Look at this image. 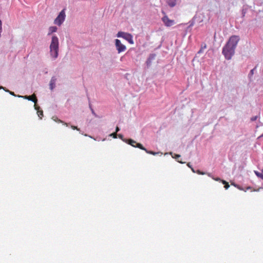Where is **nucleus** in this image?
I'll return each instance as SVG.
<instances>
[{
	"label": "nucleus",
	"mask_w": 263,
	"mask_h": 263,
	"mask_svg": "<svg viewBox=\"0 0 263 263\" xmlns=\"http://www.w3.org/2000/svg\"><path fill=\"white\" fill-rule=\"evenodd\" d=\"M240 40L238 35H232L222 48V53L227 60H230L235 53L237 44Z\"/></svg>",
	"instance_id": "obj_1"
},
{
	"label": "nucleus",
	"mask_w": 263,
	"mask_h": 263,
	"mask_svg": "<svg viewBox=\"0 0 263 263\" xmlns=\"http://www.w3.org/2000/svg\"><path fill=\"white\" fill-rule=\"evenodd\" d=\"M59 39L56 35H53L50 45V54L54 60L57 59L59 55Z\"/></svg>",
	"instance_id": "obj_2"
},
{
	"label": "nucleus",
	"mask_w": 263,
	"mask_h": 263,
	"mask_svg": "<svg viewBox=\"0 0 263 263\" xmlns=\"http://www.w3.org/2000/svg\"><path fill=\"white\" fill-rule=\"evenodd\" d=\"M116 36L118 37H122L125 40H126L127 42H128L130 44H134V40H133V35L129 33L125 32L123 31H119L117 34Z\"/></svg>",
	"instance_id": "obj_3"
},
{
	"label": "nucleus",
	"mask_w": 263,
	"mask_h": 263,
	"mask_svg": "<svg viewBox=\"0 0 263 263\" xmlns=\"http://www.w3.org/2000/svg\"><path fill=\"white\" fill-rule=\"evenodd\" d=\"M65 9H63L59 14L58 16L54 21V23L58 26H61L65 20L66 14L65 12Z\"/></svg>",
	"instance_id": "obj_4"
},
{
	"label": "nucleus",
	"mask_w": 263,
	"mask_h": 263,
	"mask_svg": "<svg viewBox=\"0 0 263 263\" xmlns=\"http://www.w3.org/2000/svg\"><path fill=\"white\" fill-rule=\"evenodd\" d=\"M17 97L18 98H23L25 99H27L29 101H31L36 104L37 102V99L35 95H33L32 96H20L18 95ZM34 108L35 110H39L40 107L37 105L34 104Z\"/></svg>",
	"instance_id": "obj_5"
},
{
	"label": "nucleus",
	"mask_w": 263,
	"mask_h": 263,
	"mask_svg": "<svg viewBox=\"0 0 263 263\" xmlns=\"http://www.w3.org/2000/svg\"><path fill=\"white\" fill-rule=\"evenodd\" d=\"M115 44L116 49L119 53L125 51L126 49V46L122 44L120 40L119 39H116L115 40Z\"/></svg>",
	"instance_id": "obj_6"
},
{
	"label": "nucleus",
	"mask_w": 263,
	"mask_h": 263,
	"mask_svg": "<svg viewBox=\"0 0 263 263\" xmlns=\"http://www.w3.org/2000/svg\"><path fill=\"white\" fill-rule=\"evenodd\" d=\"M162 13L164 14V16L162 18V21L164 25L167 27L173 26L175 24L174 21L169 19L164 12L162 11Z\"/></svg>",
	"instance_id": "obj_7"
},
{
	"label": "nucleus",
	"mask_w": 263,
	"mask_h": 263,
	"mask_svg": "<svg viewBox=\"0 0 263 263\" xmlns=\"http://www.w3.org/2000/svg\"><path fill=\"white\" fill-rule=\"evenodd\" d=\"M117 136H118L119 138L120 139H122L123 141L126 142L127 143L131 145L132 146H133L134 147H136V145H135L134 144H136L137 145V143L134 140L131 139H123V136L121 134H119V135H118Z\"/></svg>",
	"instance_id": "obj_8"
},
{
	"label": "nucleus",
	"mask_w": 263,
	"mask_h": 263,
	"mask_svg": "<svg viewBox=\"0 0 263 263\" xmlns=\"http://www.w3.org/2000/svg\"><path fill=\"white\" fill-rule=\"evenodd\" d=\"M136 147H138L141 149L144 150L147 153L150 154H152L153 155H155L159 153V152L156 153V152H154L152 151H148L146 148H145L141 144L139 143H137V145H136Z\"/></svg>",
	"instance_id": "obj_9"
},
{
	"label": "nucleus",
	"mask_w": 263,
	"mask_h": 263,
	"mask_svg": "<svg viewBox=\"0 0 263 263\" xmlns=\"http://www.w3.org/2000/svg\"><path fill=\"white\" fill-rule=\"evenodd\" d=\"M57 79L56 77L53 76L51 77V80L49 82V87L50 89L52 90L55 87V83Z\"/></svg>",
	"instance_id": "obj_10"
},
{
	"label": "nucleus",
	"mask_w": 263,
	"mask_h": 263,
	"mask_svg": "<svg viewBox=\"0 0 263 263\" xmlns=\"http://www.w3.org/2000/svg\"><path fill=\"white\" fill-rule=\"evenodd\" d=\"M156 55L155 54H150L148 59H147L146 61V64L147 65V67H149L151 66L152 64V62L153 60H154L155 58Z\"/></svg>",
	"instance_id": "obj_11"
},
{
	"label": "nucleus",
	"mask_w": 263,
	"mask_h": 263,
	"mask_svg": "<svg viewBox=\"0 0 263 263\" xmlns=\"http://www.w3.org/2000/svg\"><path fill=\"white\" fill-rule=\"evenodd\" d=\"M179 0H166L167 4L171 8L174 7L177 4Z\"/></svg>",
	"instance_id": "obj_12"
},
{
	"label": "nucleus",
	"mask_w": 263,
	"mask_h": 263,
	"mask_svg": "<svg viewBox=\"0 0 263 263\" xmlns=\"http://www.w3.org/2000/svg\"><path fill=\"white\" fill-rule=\"evenodd\" d=\"M57 27L56 26H51L48 29V35L51 34L53 32H55L57 31Z\"/></svg>",
	"instance_id": "obj_13"
},
{
	"label": "nucleus",
	"mask_w": 263,
	"mask_h": 263,
	"mask_svg": "<svg viewBox=\"0 0 263 263\" xmlns=\"http://www.w3.org/2000/svg\"><path fill=\"white\" fill-rule=\"evenodd\" d=\"M172 155V157L175 158L176 160H177L178 162H179L180 163H183L184 162L180 161L179 160V158H180L181 156L179 154H174V156H173V153H170Z\"/></svg>",
	"instance_id": "obj_14"
},
{
	"label": "nucleus",
	"mask_w": 263,
	"mask_h": 263,
	"mask_svg": "<svg viewBox=\"0 0 263 263\" xmlns=\"http://www.w3.org/2000/svg\"><path fill=\"white\" fill-rule=\"evenodd\" d=\"M3 89L4 90H5L6 92H9L12 96H15V97H17V96H18V95H15L14 92L11 91L9 90L6 88L4 87L3 86H0V89Z\"/></svg>",
	"instance_id": "obj_15"
},
{
	"label": "nucleus",
	"mask_w": 263,
	"mask_h": 263,
	"mask_svg": "<svg viewBox=\"0 0 263 263\" xmlns=\"http://www.w3.org/2000/svg\"><path fill=\"white\" fill-rule=\"evenodd\" d=\"M254 173L258 177L263 179V168L261 170V173H259L258 171H254Z\"/></svg>",
	"instance_id": "obj_16"
},
{
	"label": "nucleus",
	"mask_w": 263,
	"mask_h": 263,
	"mask_svg": "<svg viewBox=\"0 0 263 263\" xmlns=\"http://www.w3.org/2000/svg\"><path fill=\"white\" fill-rule=\"evenodd\" d=\"M222 183H223V184H224V188H225L226 190H227V189L229 187V186H230V185H229V184L228 182H227V181H225V180H222Z\"/></svg>",
	"instance_id": "obj_17"
},
{
	"label": "nucleus",
	"mask_w": 263,
	"mask_h": 263,
	"mask_svg": "<svg viewBox=\"0 0 263 263\" xmlns=\"http://www.w3.org/2000/svg\"><path fill=\"white\" fill-rule=\"evenodd\" d=\"M256 68V67H255V68H254L253 69L251 70V71H250V73H249V76H248L249 78H250L254 74V71L255 70Z\"/></svg>",
	"instance_id": "obj_18"
},
{
	"label": "nucleus",
	"mask_w": 263,
	"mask_h": 263,
	"mask_svg": "<svg viewBox=\"0 0 263 263\" xmlns=\"http://www.w3.org/2000/svg\"><path fill=\"white\" fill-rule=\"evenodd\" d=\"M53 119L55 121H59V122H61V123H63L65 125H66V126H68V124L67 123H65L64 122L61 121V120L60 119H58V118L57 117H55V119H54V117H53Z\"/></svg>",
	"instance_id": "obj_19"
},
{
	"label": "nucleus",
	"mask_w": 263,
	"mask_h": 263,
	"mask_svg": "<svg viewBox=\"0 0 263 263\" xmlns=\"http://www.w3.org/2000/svg\"><path fill=\"white\" fill-rule=\"evenodd\" d=\"M89 107L91 109V113L96 117H98V116L95 113L94 110L92 108L91 106V105L89 104Z\"/></svg>",
	"instance_id": "obj_20"
},
{
	"label": "nucleus",
	"mask_w": 263,
	"mask_h": 263,
	"mask_svg": "<svg viewBox=\"0 0 263 263\" xmlns=\"http://www.w3.org/2000/svg\"><path fill=\"white\" fill-rule=\"evenodd\" d=\"M237 188H238L240 190H242V191H244L245 192H246L247 190H249V189H251V187L250 186H248V187H247L246 190H245L243 188L240 187L239 185H238Z\"/></svg>",
	"instance_id": "obj_21"
},
{
	"label": "nucleus",
	"mask_w": 263,
	"mask_h": 263,
	"mask_svg": "<svg viewBox=\"0 0 263 263\" xmlns=\"http://www.w3.org/2000/svg\"><path fill=\"white\" fill-rule=\"evenodd\" d=\"M237 188H238L240 190H242V191H244L245 192H246L247 190H249V189H251V187L250 186H248V187H247L246 190H245L243 188L240 187L239 185H238Z\"/></svg>",
	"instance_id": "obj_22"
},
{
	"label": "nucleus",
	"mask_w": 263,
	"mask_h": 263,
	"mask_svg": "<svg viewBox=\"0 0 263 263\" xmlns=\"http://www.w3.org/2000/svg\"><path fill=\"white\" fill-rule=\"evenodd\" d=\"M38 116L40 117V119H42V117L43 116V111L42 110L38 111Z\"/></svg>",
	"instance_id": "obj_23"
},
{
	"label": "nucleus",
	"mask_w": 263,
	"mask_h": 263,
	"mask_svg": "<svg viewBox=\"0 0 263 263\" xmlns=\"http://www.w3.org/2000/svg\"><path fill=\"white\" fill-rule=\"evenodd\" d=\"M71 127L72 129H76V130H77L78 131H79L81 133L80 129L77 126H75L74 125H71Z\"/></svg>",
	"instance_id": "obj_24"
},
{
	"label": "nucleus",
	"mask_w": 263,
	"mask_h": 263,
	"mask_svg": "<svg viewBox=\"0 0 263 263\" xmlns=\"http://www.w3.org/2000/svg\"><path fill=\"white\" fill-rule=\"evenodd\" d=\"M109 136L112 137L114 138H116L117 137L118 134L116 133H114L111 134Z\"/></svg>",
	"instance_id": "obj_25"
},
{
	"label": "nucleus",
	"mask_w": 263,
	"mask_h": 263,
	"mask_svg": "<svg viewBox=\"0 0 263 263\" xmlns=\"http://www.w3.org/2000/svg\"><path fill=\"white\" fill-rule=\"evenodd\" d=\"M258 117V116H254V117H252V118H251V120L252 121H255V120H256L257 119Z\"/></svg>",
	"instance_id": "obj_26"
},
{
	"label": "nucleus",
	"mask_w": 263,
	"mask_h": 263,
	"mask_svg": "<svg viewBox=\"0 0 263 263\" xmlns=\"http://www.w3.org/2000/svg\"><path fill=\"white\" fill-rule=\"evenodd\" d=\"M120 129L118 126H117L116 128V133H117L119 131H120Z\"/></svg>",
	"instance_id": "obj_27"
},
{
	"label": "nucleus",
	"mask_w": 263,
	"mask_h": 263,
	"mask_svg": "<svg viewBox=\"0 0 263 263\" xmlns=\"http://www.w3.org/2000/svg\"><path fill=\"white\" fill-rule=\"evenodd\" d=\"M0 30H3L2 22L1 20H0Z\"/></svg>",
	"instance_id": "obj_28"
},
{
	"label": "nucleus",
	"mask_w": 263,
	"mask_h": 263,
	"mask_svg": "<svg viewBox=\"0 0 263 263\" xmlns=\"http://www.w3.org/2000/svg\"><path fill=\"white\" fill-rule=\"evenodd\" d=\"M213 178V179H214L216 181H220L221 180L220 178Z\"/></svg>",
	"instance_id": "obj_29"
},
{
	"label": "nucleus",
	"mask_w": 263,
	"mask_h": 263,
	"mask_svg": "<svg viewBox=\"0 0 263 263\" xmlns=\"http://www.w3.org/2000/svg\"><path fill=\"white\" fill-rule=\"evenodd\" d=\"M231 184H232V185H234V186H235V187H237L238 186V185H237V184H235V183H231Z\"/></svg>",
	"instance_id": "obj_30"
},
{
	"label": "nucleus",
	"mask_w": 263,
	"mask_h": 263,
	"mask_svg": "<svg viewBox=\"0 0 263 263\" xmlns=\"http://www.w3.org/2000/svg\"><path fill=\"white\" fill-rule=\"evenodd\" d=\"M202 52V48H201L199 51L198 52V53H200Z\"/></svg>",
	"instance_id": "obj_31"
},
{
	"label": "nucleus",
	"mask_w": 263,
	"mask_h": 263,
	"mask_svg": "<svg viewBox=\"0 0 263 263\" xmlns=\"http://www.w3.org/2000/svg\"><path fill=\"white\" fill-rule=\"evenodd\" d=\"M198 173L199 174H204V173H201V172H200L199 171H198Z\"/></svg>",
	"instance_id": "obj_32"
},
{
	"label": "nucleus",
	"mask_w": 263,
	"mask_h": 263,
	"mask_svg": "<svg viewBox=\"0 0 263 263\" xmlns=\"http://www.w3.org/2000/svg\"><path fill=\"white\" fill-rule=\"evenodd\" d=\"M187 165V166H188L189 167H190V168H191V167H191V165H190V163H188Z\"/></svg>",
	"instance_id": "obj_33"
},
{
	"label": "nucleus",
	"mask_w": 263,
	"mask_h": 263,
	"mask_svg": "<svg viewBox=\"0 0 263 263\" xmlns=\"http://www.w3.org/2000/svg\"><path fill=\"white\" fill-rule=\"evenodd\" d=\"M206 45H204V46L203 47H202V48L203 49V48H206Z\"/></svg>",
	"instance_id": "obj_34"
},
{
	"label": "nucleus",
	"mask_w": 263,
	"mask_h": 263,
	"mask_svg": "<svg viewBox=\"0 0 263 263\" xmlns=\"http://www.w3.org/2000/svg\"><path fill=\"white\" fill-rule=\"evenodd\" d=\"M245 15V12H242V16H244Z\"/></svg>",
	"instance_id": "obj_35"
},
{
	"label": "nucleus",
	"mask_w": 263,
	"mask_h": 263,
	"mask_svg": "<svg viewBox=\"0 0 263 263\" xmlns=\"http://www.w3.org/2000/svg\"><path fill=\"white\" fill-rule=\"evenodd\" d=\"M192 169V170L193 171V172H195V171L194 170V168H193L192 167L191 168Z\"/></svg>",
	"instance_id": "obj_36"
},
{
	"label": "nucleus",
	"mask_w": 263,
	"mask_h": 263,
	"mask_svg": "<svg viewBox=\"0 0 263 263\" xmlns=\"http://www.w3.org/2000/svg\"><path fill=\"white\" fill-rule=\"evenodd\" d=\"M263 137V134H262V135H261L260 136V137Z\"/></svg>",
	"instance_id": "obj_37"
}]
</instances>
